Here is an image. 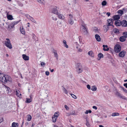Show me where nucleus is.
<instances>
[{
  "instance_id": "nucleus-44",
  "label": "nucleus",
  "mask_w": 127,
  "mask_h": 127,
  "mask_svg": "<svg viewBox=\"0 0 127 127\" xmlns=\"http://www.w3.org/2000/svg\"><path fill=\"white\" fill-rule=\"evenodd\" d=\"M123 35L124 36L125 38L127 37V32H124L123 33Z\"/></svg>"
},
{
  "instance_id": "nucleus-53",
  "label": "nucleus",
  "mask_w": 127,
  "mask_h": 127,
  "mask_svg": "<svg viewBox=\"0 0 127 127\" xmlns=\"http://www.w3.org/2000/svg\"><path fill=\"white\" fill-rule=\"evenodd\" d=\"M45 74L47 76H48L49 75V73L48 71H46L45 72Z\"/></svg>"
},
{
  "instance_id": "nucleus-11",
  "label": "nucleus",
  "mask_w": 127,
  "mask_h": 127,
  "mask_svg": "<svg viewBox=\"0 0 127 127\" xmlns=\"http://www.w3.org/2000/svg\"><path fill=\"white\" fill-rule=\"evenodd\" d=\"M22 56L23 59L25 61H28L29 60V56H26L25 54H23Z\"/></svg>"
},
{
  "instance_id": "nucleus-37",
  "label": "nucleus",
  "mask_w": 127,
  "mask_h": 127,
  "mask_svg": "<svg viewBox=\"0 0 127 127\" xmlns=\"http://www.w3.org/2000/svg\"><path fill=\"white\" fill-rule=\"evenodd\" d=\"M115 94L116 95L119 96V97L121 95V94L120 93L117 91L116 92Z\"/></svg>"
},
{
  "instance_id": "nucleus-58",
  "label": "nucleus",
  "mask_w": 127,
  "mask_h": 127,
  "mask_svg": "<svg viewBox=\"0 0 127 127\" xmlns=\"http://www.w3.org/2000/svg\"><path fill=\"white\" fill-rule=\"evenodd\" d=\"M103 47V48H107V45H103L102 46Z\"/></svg>"
},
{
  "instance_id": "nucleus-59",
  "label": "nucleus",
  "mask_w": 127,
  "mask_h": 127,
  "mask_svg": "<svg viewBox=\"0 0 127 127\" xmlns=\"http://www.w3.org/2000/svg\"><path fill=\"white\" fill-rule=\"evenodd\" d=\"M73 3L75 4L76 3V0H72V2Z\"/></svg>"
},
{
  "instance_id": "nucleus-1",
  "label": "nucleus",
  "mask_w": 127,
  "mask_h": 127,
  "mask_svg": "<svg viewBox=\"0 0 127 127\" xmlns=\"http://www.w3.org/2000/svg\"><path fill=\"white\" fill-rule=\"evenodd\" d=\"M0 81L5 83L8 81L11 82V78L8 75H4L2 73H0Z\"/></svg>"
},
{
  "instance_id": "nucleus-36",
  "label": "nucleus",
  "mask_w": 127,
  "mask_h": 127,
  "mask_svg": "<svg viewBox=\"0 0 127 127\" xmlns=\"http://www.w3.org/2000/svg\"><path fill=\"white\" fill-rule=\"evenodd\" d=\"M37 1L39 3L42 4H44L45 2V0H37Z\"/></svg>"
},
{
  "instance_id": "nucleus-61",
  "label": "nucleus",
  "mask_w": 127,
  "mask_h": 127,
  "mask_svg": "<svg viewBox=\"0 0 127 127\" xmlns=\"http://www.w3.org/2000/svg\"><path fill=\"white\" fill-rule=\"evenodd\" d=\"M78 50L79 52H81L82 51V50L80 48H79Z\"/></svg>"
},
{
  "instance_id": "nucleus-64",
  "label": "nucleus",
  "mask_w": 127,
  "mask_h": 127,
  "mask_svg": "<svg viewBox=\"0 0 127 127\" xmlns=\"http://www.w3.org/2000/svg\"><path fill=\"white\" fill-rule=\"evenodd\" d=\"M99 127H104V126H102V125H99Z\"/></svg>"
},
{
  "instance_id": "nucleus-5",
  "label": "nucleus",
  "mask_w": 127,
  "mask_h": 127,
  "mask_svg": "<svg viewBox=\"0 0 127 127\" xmlns=\"http://www.w3.org/2000/svg\"><path fill=\"white\" fill-rule=\"evenodd\" d=\"M121 47L119 44H117L115 46L114 50L116 52L119 53L121 50Z\"/></svg>"
},
{
  "instance_id": "nucleus-17",
  "label": "nucleus",
  "mask_w": 127,
  "mask_h": 127,
  "mask_svg": "<svg viewBox=\"0 0 127 127\" xmlns=\"http://www.w3.org/2000/svg\"><path fill=\"white\" fill-rule=\"evenodd\" d=\"M19 124L17 123L13 122L12 123V127H18Z\"/></svg>"
},
{
  "instance_id": "nucleus-24",
  "label": "nucleus",
  "mask_w": 127,
  "mask_h": 127,
  "mask_svg": "<svg viewBox=\"0 0 127 127\" xmlns=\"http://www.w3.org/2000/svg\"><path fill=\"white\" fill-rule=\"evenodd\" d=\"M88 54L89 55L91 56L92 57H94L93 52L92 51H89L88 53Z\"/></svg>"
},
{
  "instance_id": "nucleus-13",
  "label": "nucleus",
  "mask_w": 127,
  "mask_h": 127,
  "mask_svg": "<svg viewBox=\"0 0 127 127\" xmlns=\"http://www.w3.org/2000/svg\"><path fill=\"white\" fill-rule=\"evenodd\" d=\"M121 25L123 27H126L127 26V22L125 20L123 21L122 22Z\"/></svg>"
},
{
  "instance_id": "nucleus-47",
  "label": "nucleus",
  "mask_w": 127,
  "mask_h": 127,
  "mask_svg": "<svg viewBox=\"0 0 127 127\" xmlns=\"http://www.w3.org/2000/svg\"><path fill=\"white\" fill-rule=\"evenodd\" d=\"M25 16L28 19H29L31 17V16L28 14H26L25 15Z\"/></svg>"
},
{
  "instance_id": "nucleus-55",
  "label": "nucleus",
  "mask_w": 127,
  "mask_h": 127,
  "mask_svg": "<svg viewBox=\"0 0 127 127\" xmlns=\"http://www.w3.org/2000/svg\"><path fill=\"white\" fill-rule=\"evenodd\" d=\"M106 15H107L108 16H109L110 15V12H107L106 13Z\"/></svg>"
},
{
  "instance_id": "nucleus-14",
  "label": "nucleus",
  "mask_w": 127,
  "mask_h": 127,
  "mask_svg": "<svg viewBox=\"0 0 127 127\" xmlns=\"http://www.w3.org/2000/svg\"><path fill=\"white\" fill-rule=\"evenodd\" d=\"M95 38L96 40L98 41H100L101 40V38L99 36L98 34H96L95 35Z\"/></svg>"
},
{
  "instance_id": "nucleus-35",
  "label": "nucleus",
  "mask_w": 127,
  "mask_h": 127,
  "mask_svg": "<svg viewBox=\"0 0 127 127\" xmlns=\"http://www.w3.org/2000/svg\"><path fill=\"white\" fill-rule=\"evenodd\" d=\"M16 95L18 96H19L21 95V94L20 93V92L19 90H16Z\"/></svg>"
},
{
  "instance_id": "nucleus-57",
  "label": "nucleus",
  "mask_w": 127,
  "mask_h": 127,
  "mask_svg": "<svg viewBox=\"0 0 127 127\" xmlns=\"http://www.w3.org/2000/svg\"><path fill=\"white\" fill-rule=\"evenodd\" d=\"M124 86L126 88H127V83H124Z\"/></svg>"
},
{
  "instance_id": "nucleus-7",
  "label": "nucleus",
  "mask_w": 127,
  "mask_h": 127,
  "mask_svg": "<svg viewBox=\"0 0 127 127\" xmlns=\"http://www.w3.org/2000/svg\"><path fill=\"white\" fill-rule=\"evenodd\" d=\"M122 22L119 20H116L115 22V24L116 26H119L122 24Z\"/></svg>"
},
{
  "instance_id": "nucleus-39",
  "label": "nucleus",
  "mask_w": 127,
  "mask_h": 127,
  "mask_svg": "<svg viewBox=\"0 0 127 127\" xmlns=\"http://www.w3.org/2000/svg\"><path fill=\"white\" fill-rule=\"evenodd\" d=\"M107 3V2L106 1L104 0L101 3L102 5L103 6L105 5Z\"/></svg>"
},
{
  "instance_id": "nucleus-46",
  "label": "nucleus",
  "mask_w": 127,
  "mask_h": 127,
  "mask_svg": "<svg viewBox=\"0 0 127 127\" xmlns=\"http://www.w3.org/2000/svg\"><path fill=\"white\" fill-rule=\"evenodd\" d=\"M41 65L42 66L44 67L45 65V64L44 62H42L41 63Z\"/></svg>"
},
{
  "instance_id": "nucleus-6",
  "label": "nucleus",
  "mask_w": 127,
  "mask_h": 127,
  "mask_svg": "<svg viewBox=\"0 0 127 127\" xmlns=\"http://www.w3.org/2000/svg\"><path fill=\"white\" fill-rule=\"evenodd\" d=\"M113 20L111 19H110L108 20L107 24L109 26H112L113 27H114V26L113 25Z\"/></svg>"
},
{
  "instance_id": "nucleus-38",
  "label": "nucleus",
  "mask_w": 127,
  "mask_h": 127,
  "mask_svg": "<svg viewBox=\"0 0 127 127\" xmlns=\"http://www.w3.org/2000/svg\"><path fill=\"white\" fill-rule=\"evenodd\" d=\"M91 112L92 111L90 110H87L85 112V113L86 114H88V113H91Z\"/></svg>"
},
{
  "instance_id": "nucleus-9",
  "label": "nucleus",
  "mask_w": 127,
  "mask_h": 127,
  "mask_svg": "<svg viewBox=\"0 0 127 127\" xmlns=\"http://www.w3.org/2000/svg\"><path fill=\"white\" fill-rule=\"evenodd\" d=\"M54 56L56 58L57 60H58V54L57 51L56 50H54L53 52Z\"/></svg>"
},
{
  "instance_id": "nucleus-52",
  "label": "nucleus",
  "mask_w": 127,
  "mask_h": 127,
  "mask_svg": "<svg viewBox=\"0 0 127 127\" xmlns=\"http://www.w3.org/2000/svg\"><path fill=\"white\" fill-rule=\"evenodd\" d=\"M75 115V112L73 111L72 112L70 113V114H69V115Z\"/></svg>"
},
{
  "instance_id": "nucleus-34",
  "label": "nucleus",
  "mask_w": 127,
  "mask_h": 127,
  "mask_svg": "<svg viewBox=\"0 0 127 127\" xmlns=\"http://www.w3.org/2000/svg\"><path fill=\"white\" fill-rule=\"evenodd\" d=\"M91 90L93 91H95L96 90L97 88L95 86H92L91 87Z\"/></svg>"
},
{
  "instance_id": "nucleus-20",
  "label": "nucleus",
  "mask_w": 127,
  "mask_h": 127,
  "mask_svg": "<svg viewBox=\"0 0 127 127\" xmlns=\"http://www.w3.org/2000/svg\"><path fill=\"white\" fill-rule=\"evenodd\" d=\"M58 117L57 116H53L52 117V121L53 122L55 123L56 121V119Z\"/></svg>"
},
{
  "instance_id": "nucleus-40",
  "label": "nucleus",
  "mask_w": 127,
  "mask_h": 127,
  "mask_svg": "<svg viewBox=\"0 0 127 127\" xmlns=\"http://www.w3.org/2000/svg\"><path fill=\"white\" fill-rule=\"evenodd\" d=\"M120 97V98H122L123 99L126 100L127 101V98L125 97V96H123L121 95Z\"/></svg>"
},
{
  "instance_id": "nucleus-41",
  "label": "nucleus",
  "mask_w": 127,
  "mask_h": 127,
  "mask_svg": "<svg viewBox=\"0 0 127 127\" xmlns=\"http://www.w3.org/2000/svg\"><path fill=\"white\" fill-rule=\"evenodd\" d=\"M63 90L64 92L66 94H67L68 92L65 89L64 87H63Z\"/></svg>"
},
{
  "instance_id": "nucleus-4",
  "label": "nucleus",
  "mask_w": 127,
  "mask_h": 127,
  "mask_svg": "<svg viewBox=\"0 0 127 127\" xmlns=\"http://www.w3.org/2000/svg\"><path fill=\"white\" fill-rule=\"evenodd\" d=\"M73 17V16L71 14H70L69 15L68 19V22L69 24L71 25H72L74 23Z\"/></svg>"
},
{
  "instance_id": "nucleus-19",
  "label": "nucleus",
  "mask_w": 127,
  "mask_h": 127,
  "mask_svg": "<svg viewBox=\"0 0 127 127\" xmlns=\"http://www.w3.org/2000/svg\"><path fill=\"white\" fill-rule=\"evenodd\" d=\"M20 31L21 33L22 34H25V31H24V29L23 27H21L20 28Z\"/></svg>"
},
{
  "instance_id": "nucleus-28",
  "label": "nucleus",
  "mask_w": 127,
  "mask_h": 127,
  "mask_svg": "<svg viewBox=\"0 0 127 127\" xmlns=\"http://www.w3.org/2000/svg\"><path fill=\"white\" fill-rule=\"evenodd\" d=\"M118 13L120 15H122L123 13V11L122 10H119L117 11Z\"/></svg>"
},
{
  "instance_id": "nucleus-12",
  "label": "nucleus",
  "mask_w": 127,
  "mask_h": 127,
  "mask_svg": "<svg viewBox=\"0 0 127 127\" xmlns=\"http://www.w3.org/2000/svg\"><path fill=\"white\" fill-rule=\"evenodd\" d=\"M77 71L78 73H80L82 71V69L81 66H79L76 68Z\"/></svg>"
},
{
  "instance_id": "nucleus-25",
  "label": "nucleus",
  "mask_w": 127,
  "mask_h": 127,
  "mask_svg": "<svg viewBox=\"0 0 127 127\" xmlns=\"http://www.w3.org/2000/svg\"><path fill=\"white\" fill-rule=\"evenodd\" d=\"M58 18L60 19H64L65 18L64 16L62 14H60L58 15Z\"/></svg>"
},
{
  "instance_id": "nucleus-3",
  "label": "nucleus",
  "mask_w": 127,
  "mask_h": 127,
  "mask_svg": "<svg viewBox=\"0 0 127 127\" xmlns=\"http://www.w3.org/2000/svg\"><path fill=\"white\" fill-rule=\"evenodd\" d=\"M6 39L7 41L5 42V45L10 49H12V46L11 44L9 39V38H6Z\"/></svg>"
},
{
  "instance_id": "nucleus-2",
  "label": "nucleus",
  "mask_w": 127,
  "mask_h": 127,
  "mask_svg": "<svg viewBox=\"0 0 127 127\" xmlns=\"http://www.w3.org/2000/svg\"><path fill=\"white\" fill-rule=\"evenodd\" d=\"M51 12L53 13L58 15L60 13L59 8L56 6L54 7L53 8Z\"/></svg>"
},
{
  "instance_id": "nucleus-48",
  "label": "nucleus",
  "mask_w": 127,
  "mask_h": 127,
  "mask_svg": "<svg viewBox=\"0 0 127 127\" xmlns=\"http://www.w3.org/2000/svg\"><path fill=\"white\" fill-rule=\"evenodd\" d=\"M72 97L74 99H76L77 98L76 96V95L73 94L71 95Z\"/></svg>"
},
{
  "instance_id": "nucleus-10",
  "label": "nucleus",
  "mask_w": 127,
  "mask_h": 127,
  "mask_svg": "<svg viewBox=\"0 0 127 127\" xmlns=\"http://www.w3.org/2000/svg\"><path fill=\"white\" fill-rule=\"evenodd\" d=\"M125 55V52L124 51H122L119 53V55L120 57H123Z\"/></svg>"
},
{
  "instance_id": "nucleus-21",
  "label": "nucleus",
  "mask_w": 127,
  "mask_h": 127,
  "mask_svg": "<svg viewBox=\"0 0 127 127\" xmlns=\"http://www.w3.org/2000/svg\"><path fill=\"white\" fill-rule=\"evenodd\" d=\"M113 31L115 33L119 34L120 33L119 30L116 28L114 29H113Z\"/></svg>"
},
{
  "instance_id": "nucleus-50",
  "label": "nucleus",
  "mask_w": 127,
  "mask_h": 127,
  "mask_svg": "<svg viewBox=\"0 0 127 127\" xmlns=\"http://www.w3.org/2000/svg\"><path fill=\"white\" fill-rule=\"evenodd\" d=\"M58 112H56L55 113L54 115V116H57L58 117V116H59V115H58Z\"/></svg>"
},
{
  "instance_id": "nucleus-15",
  "label": "nucleus",
  "mask_w": 127,
  "mask_h": 127,
  "mask_svg": "<svg viewBox=\"0 0 127 127\" xmlns=\"http://www.w3.org/2000/svg\"><path fill=\"white\" fill-rule=\"evenodd\" d=\"M6 16L8 20H11L13 19L12 15H8V14H7Z\"/></svg>"
},
{
  "instance_id": "nucleus-43",
  "label": "nucleus",
  "mask_w": 127,
  "mask_h": 127,
  "mask_svg": "<svg viewBox=\"0 0 127 127\" xmlns=\"http://www.w3.org/2000/svg\"><path fill=\"white\" fill-rule=\"evenodd\" d=\"M5 88L6 89V91H7L8 92V93L10 91V89L9 88L6 86H5Z\"/></svg>"
},
{
  "instance_id": "nucleus-45",
  "label": "nucleus",
  "mask_w": 127,
  "mask_h": 127,
  "mask_svg": "<svg viewBox=\"0 0 127 127\" xmlns=\"http://www.w3.org/2000/svg\"><path fill=\"white\" fill-rule=\"evenodd\" d=\"M52 19L53 20H54L56 21L57 20V19L55 16H53L52 17Z\"/></svg>"
},
{
  "instance_id": "nucleus-32",
  "label": "nucleus",
  "mask_w": 127,
  "mask_h": 127,
  "mask_svg": "<svg viewBox=\"0 0 127 127\" xmlns=\"http://www.w3.org/2000/svg\"><path fill=\"white\" fill-rule=\"evenodd\" d=\"M63 43L64 44V46L66 48H68V46L66 44V41L65 40H64L63 41Z\"/></svg>"
},
{
  "instance_id": "nucleus-18",
  "label": "nucleus",
  "mask_w": 127,
  "mask_h": 127,
  "mask_svg": "<svg viewBox=\"0 0 127 127\" xmlns=\"http://www.w3.org/2000/svg\"><path fill=\"white\" fill-rule=\"evenodd\" d=\"M120 40L121 41L123 42L126 40V38L124 36H122L120 38Z\"/></svg>"
},
{
  "instance_id": "nucleus-33",
  "label": "nucleus",
  "mask_w": 127,
  "mask_h": 127,
  "mask_svg": "<svg viewBox=\"0 0 127 127\" xmlns=\"http://www.w3.org/2000/svg\"><path fill=\"white\" fill-rule=\"evenodd\" d=\"M32 100L31 98H26V102L27 103H30L32 101Z\"/></svg>"
},
{
  "instance_id": "nucleus-30",
  "label": "nucleus",
  "mask_w": 127,
  "mask_h": 127,
  "mask_svg": "<svg viewBox=\"0 0 127 127\" xmlns=\"http://www.w3.org/2000/svg\"><path fill=\"white\" fill-rule=\"evenodd\" d=\"M32 21L35 24L37 23L36 22L35 20V19H34L31 16L30 18L29 19Z\"/></svg>"
},
{
  "instance_id": "nucleus-56",
  "label": "nucleus",
  "mask_w": 127,
  "mask_h": 127,
  "mask_svg": "<svg viewBox=\"0 0 127 127\" xmlns=\"http://www.w3.org/2000/svg\"><path fill=\"white\" fill-rule=\"evenodd\" d=\"M93 109H95V110H96L97 109V108L95 106H93Z\"/></svg>"
},
{
  "instance_id": "nucleus-62",
  "label": "nucleus",
  "mask_w": 127,
  "mask_h": 127,
  "mask_svg": "<svg viewBox=\"0 0 127 127\" xmlns=\"http://www.w3.org/2000/svg\"><path fill=\"white\" fill-rule=\"evenodd\" d=\"M21 21V20H20L18 21H15V22L17 24L19 22H20Z\"/></svg>"
},
{
  "instance_id": "nucleus-23",
  "label": "nucleus",
  "mask_w": 127,
  "mask_h": 127,
  "mask_svg": "<svg viewBox=\"0 0 127 127\" xmlns=\"http://www.w3.org/2000/svg\"><path fill=\"white\" fill-rule=\"evenodd\" d=\"M14 24L13 22L11 24H10V25L8 27L10 29H11L14 27Z\"/></svg>"
},
{
  "instance_id": "nucleus-29",
  "label": "nucleus",
  "mask_w": 127,
  "mask_h": 127,
  "mask_svg": "<svg viewBox=\"0 0 127 127\" xmlns=\"http://www.w3.org/2000/svg\"><path fill=\"white\" fill-rule=\"evenodd\" d=\"M32 119V116L30 115H27V121H30Z\"/></svg>"
},
{
  "instance_id": "nucleus-27",
  "label": "nucleus",
  "mask_w": 127,
  "mask_h": 127,
  "mask_svg": "<svg viewBox=\"0 0 127 127\" xmlns=\"http://www.w3.org/2000/svg\"><path fill=\"white\" fill-rule=\"evenodd\" d=\"M32 38L33 39V40L36 42L37 40H36L37 38L36 37V35L34 33L32 34Z\"/></svg>"
},
{
  "instance_id": "nucleus-22",
  "label": "nucleus",
  "mask_w": 127,
  "mask_h": 127,
  "mask_svg": "<svg viewBox=\"0 0 127 127\" xmlns=\"http://www.w3.org/2000/svg\"><path fill=\"white\" fill-rule=\"evenodd\" d=\"M120 18V16L118 15H117L114 16H113V18L115 20H118Z\"/></svg>"
},
{
  "instance_id": "nucleus-63",
  "label": "nucleus",
  "mask_w": 127,
  "mask_h": 127,
  "mask_svg": "<svg viewBox=\"0 0 127 127\" xmlns=\"http://www.w3.org/2000/svg\"><path fill=\"white\" fill-rule=\"evenodd\" d=\"M28 27H30V24L29 23H28Z\"/></svg>"
},
{
  "instance_id": "nucleus-26",
  "label": "nucleus",
  "mask_w": 127,
  "mask_h": 127,
  "mask_svg": "<svg viewBox=\"0 0 127 127\" xmlns=\"http://www.w3.org/2000/svg\"><path fill=\"white\" fill-rule=\"evenodd\" d=\"M98 57L99 58L98 60H99L102 58L103 57V55L102 54L100 53L98 54Z\"/></svg>"
},
{
  "instance_id": "nucleus-16",
  "label": "nucleus",
  "mask_w": 127,
  "mask_h": 127,
  "mask_svg": "<svg viewBox=\"0 0 127 127\" xmlns=\"http://www.w3.org/2000/svg\"><path fill=\"white\" fill-rule=\"evenodd\" d=\"M107 24L106 25H105L104 26V30L106 32H107L109 29V26Z\"/></svg>"
},
{
  "instance_id": "nucleus-60",
  "label": "nucleus",
  "mask_w": 127,
  "mask_h": 127,
  "mask_svg": "<svg viewBox=\"0 0 127 127\" xmlns=\"http://www.w3.org/2000/svg\"><path fill=\"white\" fill-rule=\"evenodd\" d=\"M3 119L1 118L0 119V124L2 122H3Z\"/></svg>"
},
{
  "instance_id": "nucleus-54",
  "label": "nucleus",
  "mask_w": 127,
  "mask_h": 127,
  "mask_svg": "<svg viewBox=\"0 0 127 127\" xmlns=\"http://www.w3.org/2000/svg\"><path fill=\"white\" fill-rule=\"evenodd\" d=\"M87 87L88 89L89 90H90L91 89L89 85H87Z\"/></svg>"
},
{
  "instance_id": "nucleus-42",
  "label": "nucleus",
  "mask_w": 127,
  "mask_h": 127,
  "mask_svg": "<svg viewBox=\"0 0 127 127\" xmlns=\"http://www.w3.org/2000/svg\"><path fill=\"white\" fill-rule=\"evenodd\" d=\"M120 87L123 89L124 92L126 93H127V90L126 89L121 86Z\"/></svg>"
},
{
  "instance_id": "nucleus-31",
  "label": "nucleus",
  "mask_w": 127,
  "mask_h": 127,
  "mask_svg": "<svg viewBox=\"0 0 127 127\" xmlns=\"http://www.w3.org/2000/svg\"><path fill=\"white\" fill-rule=\"evenodd\" d=\"M119 115V114L118 113L115 112L113 113L112 114V116H118Z\"/></svg>"
},
{
  "instance_id": "nucleus-8",
  "label": "nucleus",
  "mask_w": 127,
  "mask_h": 127,
  "mask_svg": "<svg viewBox=\"0 0 127 127\" xmlns=\"http://www.w3.org/2000/svg\"><path fill=\"white\" fill-rule=\"evenodd\" d=\"M83 28L82 29V32L84 34H87L88 32L85 26H83Z\"/></svg>"
},
{
  "instance_id": "nucleus-51",
  "label": "nucleus",
  "mask_w": 127,
  "mask_h": 127,
  "mask_svg": "<svg viewBox=\"0 0 127 127\" xmlns=\"http://www.w3.org/2000/svg\"><path fill=\"white\" fill-rule=\"evenodd\" d=\"M103 50L104 51H108L109 50V48H107L106 49V48H103Z\"/></svg>"
},
{
  "instance_id": "nucleus-49",
  "label": "nucleus",
  "mask_w": 127,
  "mask_h": 127,
  "mask_svg": "<svg viewBox=\"0 0 127 127\" xmlns=\"http://www.w3.org/2000/svg\"><path fill=\"white\" fill-rule=\"evenodd\" d=\"M64 107L67 110H68L69 109V108L68 107V106L66 105H65L64 106Z\"/></svg>"
}]
</instances>
